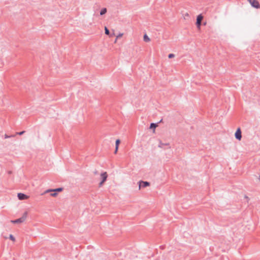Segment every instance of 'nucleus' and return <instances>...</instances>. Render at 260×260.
<instances>
[{
  "label": "nucleus",
  "mask_w": 260,
  "mask_h": 260,
  "mask_svg": "<svg viewBox=\"0 0 260 260\" xmlns=\"http://www.w3.org/2000/svg\"><path fill=\"white\" fill-rule=\"evenodd\" d=\"M108 175L106 172H103L101 174V175H100L101 181L99 184V186L100 187H102L104 183L106 181V180L108 178Z\"/></svg>",
  "instance_id": "nucleus-1"
},
{
  "label": "nucleus",
  "mask_w": 260,
  "mask_h": 260,
  "mask_svg": "<svg viewBox=\"0 0 260 260\" xmlns=\"http://www.w3.org/2000/svg\"><path fill=\"white\" fill-rule=\"evenodd\" d=\"M63 190L62 188H57L54 189H48L45 191V193H48L49 192H54L50 194V196L53 197H56L57 196V193L56 192H61Z\"/></svg>",
  "instance_id": "nucleus-2"
},
{
  "label": "nucleus",
  "mask_w": 260,
  "mask_h": 260,
  "mask_svg": "<svg viewBox=\"0 0 260 260\" xmlns=\"http://www.w3.org/2000/svg\"><path fill=\"white\" fill-rule=\"evenodd\" d=\"M248 3L254 8L259 9L260 5L257 0H248Z\"/></svg>",
  "instance_id": "nucleus-3"
},
{
  "label": "nucleus",
  "mask_w": 260,
  "mask_h": 260,
  "mask_svg": "<svg viewBox=\"0 0 260 260\" xmlns=\"http://www.w3.org/2000/svg\"><path fill=\"white\" fill-rule=\"evenodd\" d=\"M203 19V16L202 14H200L197 16L196 25L199 29L201 28V22Z\"/></svg>",
  "instance_id": "nucleus-4"
},
{
  "label": "nucleus",
  "mask_w": 260,
  "mask_h": 260,
  "mask_svg": "<svg viewBox=\"0 0 260 260\" xmlns=\"http://www.w3.org/2000/svg\"><path fill=\"white\" fill-rule=\"evenodd\" d=\"M139 188L140 189L141 188H144L150 185V183L147 181H140L139 182Z\"/></svg>",
  "instance_id": "nucleus-5"
},
{
  "label": "nucleus",
  "mask_w": 260,
  "mask_h": 260,
  "mask_svg": "<svg viewBox=\"0 0 260 260\" xmlns=\"http://www.w3.org/2000/svg\"><path fill=\"white\" fill-rule=\"evenodd\" d=\"M235 138L238 140H241L242 138L241 131L240 127L238 128L235 134Z\"/></svg>",
  "instance_id": "nucleus-6"
},
{
  "label": "nucleus",
  "mask_w": 260,
  "mask_h": 260,
  "mask_svg": "<svg viewBox=\"0 0 260 260\" xmlns=\"http://www.w3.org/2000/svg\"><path fill=\"white\" fill-rule=\"evenodd\" d=\"M17 197L20 200H27L29 198L28 196L22 193H18Z\"/></svg>",
  "instance_id": "nucleus-7"
},
{
  "label": "nucleus",
  "mask_w": 260,
  "mask_h": 260,
  "mask_svg": "<svg viewBox=\"0 0 260 260\" xmlns=\"http://www.w3.org/2000/svg\"><path fill=\"white\" fill-rule=\"evenodd\" d=\"M120 143V141L119 139L116 140L115 142V150L114 153L116 154L118 151L119 145Z\"/></svg>",
  "instance_id": "nucleus-8"
},
{
  "label": "nucleus",
  "mask_w": 260,
  "mask_h": 260,
  "mask_svg": "<svg viewBox=\"0 0 260 260\" xmlns=\"http://www.w3.org/2000/svg\"><path fill=\"white\" fill-rule=\"evenodd\" d=\"M23 221H24V218H21L17 219L16 220H15L11 221V222L13 223H19L23 222Z\"/></svg>",
  "instance_id": "nucleus-9"
},
{
  "label": "nucleus",
  "mask_w": 260,
  "mask_h": 260,
  "mask_svg": "<svg viewBox=\"0 0 260 260\" xmlns=\"http://www.w3.org/2000/svg\"><path fill=\"white\" fill-rule=\"evenodd\" d=\"M143 40L146 42H149L150 41V39L146 34L144 35Z\"/></svg>",
  "instance_id": "nucleus-10"
},
{
  "label": "nucleus",
  "mask_w": 260,
  "mask_h": 260,
  "mask_svg": "<svg viewBox=\"0 0 260 260\" xmlns=\"http://www.w3.org/2000/svg\"><path fill=\"white\" fill-rule=\"evenodd\" d=\"M182 16L184 19H187L189 18V15L187 12H185L182 14Z\"/></svg>",
  "instance_id": "nucleus-11"
},
{
  "label": "nucleus",
  "mask_w": 260,
  "mask_h": 260,
  "mask_svg": "<svg viewBox=\"0 0 260 260\" xmlns=\"http://www.w3.org/2000/svg\"><path fill=\"white\" fill-rule=\"evenodd\" d=\"M107 10L106 8H104L102 9L100 11V15H103L107 13Z\"/></svg>",
  "instance_id": "nucleus-12"
},
{
  "label": "nucleus",
  "mask_w": 260,
  "mask_h": 260,
  "mask_svg": "<svg viewBox=\"0 0 260 260\" xmlns=\"http://www.w3.org/2000/svg\"><path fill=\"white\" fill-rule=\"evenodd\" d=\"M157 126V125L154 123H151L150 126V128H153L155 129L156 127Z\"/></svg>",
  "instance_id": "nucleus-13"
},
{
  "label": "nucleus",
  "mask_w": 260,
  "mask_h": 260,
  "mask_svg": "<svg viewBox=\"0 0 260 260\" xmlns=\"http://www.w3.org/2000/svg\"><path fill=\"white\" fill-rule=\"evenodd\" d=\"M27 216V213L26 212L23 213V216L22 217H21V218H24V221L25 220Z\"/></svg>",
  "instance_id": "nucleus-14"
},
{
  "label": "nucleus",
  "mask_w": 260,
  "mask_h": 260,
  "mask_svg": "<svg viewBox=\"0 0 260 260\" xmlns=\"http://www.w3.org/2000/svg\"><path fill=\"white\" fill-rule=\"evenodd\" d=\"M9 238H10V240H11L12 241H13V242L15 241V238L12 235H10L9 236Z\"/></svg>",
  "instance_id": "nucleus-15"
},
{
  "label": "nucleus",
  "mask_w": 260,
  "mask_h": 260,
  "mask_svg": "<svg viewBox=\"0 0 260 260\" xmlns=\"http://www.w3.org/2000/svg\"><path fill=\"white\" fill-rule=\"evenodd\" d=\"M105 31L106 35H109V30L107 27H105Z\"/></svg>",
  "instance_id": "nucleus-16"
},
{
  "label": "nucleus",
  "mask_w": 260,
  "mask_h": 260,
  "mask_svg": "<svg viewBox=\"0 0 260 260\" xmlns=\"http://www.w3.org/2000/svg\"><path fill=\"white\" fill-rule=\"evenodd\" d=\"M174 56H175L174 54H172V53L169 54L168 55V57L169 58H173V57H174Z\"/></svg>",
  "instance_id": "nucleus-17"
},
{
  "label": "nucleus",
  "mask_w": 260,
  "mask_h": 260,
  "mask_svg": "<svg viewBox=\"0 0 260 260\" xmlns=\"http://www.w3.org/2000/svg\"><path fill=\"white\" fill-rule=\"evenodd\" d=\"M122 36H123V34H122V33H120V34H118V35L116 36L117 39L122 37Z\"/></svg>",
  "instance_id": "nucleus-18"
},
{
  "label": "nucleus",
  "mask_w": 260,
  "mask_h": 260,
  "mask_svg": "<svg viewBox=\"0 0 260 260\" xmlns=\"http://www.w3.org/2000/svg\"><path fill=\"white\" fill-rule=\"evenodd\" d=\"M24 131H22L21 132H19V133H17L16 134H18V135H22V134H23L24 133Z\"/></svg>",
  "instance_id": "nucleus-19"
},
{
  "label": "nucleus",
  "mask_w": 260,
  "mask_h": 260,
  "mask_svg": "<svg viewBox=\"0 0 260 260\" xmlns=\"http://www.w3.org/2000/svg\"><path fill=\"white\" fill-rule=\"evenodd\" d=\"M4 137H5V139H7V138H10L11 136H8V135H7V134H5L4 135Z\"/></svg>",
  "instance_id": "nucleus-20"
},
{
  "label": "nucleus",
  "mask_w": 260,
  "mask_h": 260,
  "mask_svg": "<svg viewBox=\"0 0 260 260\" xmlns=\"http://www.w3.org/2000/svg\"><path fill=\"white\" fill-rule=\"evenodd\" d=\"M246 199H247L248 200H249V198L247 196L245 197Z\"/></svg>",
  "instance_id": "nucleus-21"
},
{
  "label": "nucleus",
  "mask_w": 260,
  "mask_h": 260,
  "mask_svg": "<svg viewBox=\"0 0 260 260\" xmlns=\"http://www.w3.org/2000/svg\"><path fill=\"white\" fill-rule=\"evenodd\" d=\"M117 38H116L115 41H114V43H116L117 42Z\"/></svg>",
  "instance_id": "nucleus-22"
}]
</instances>
